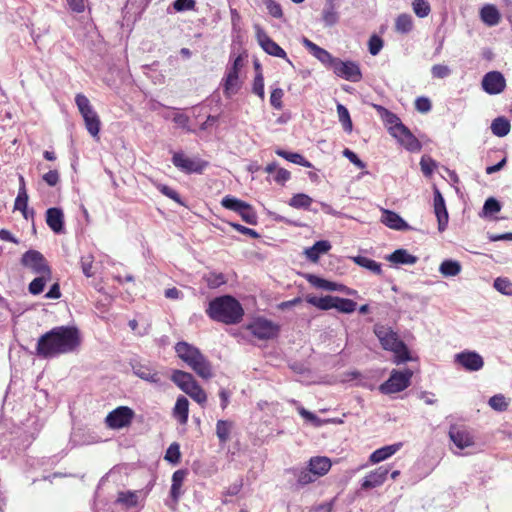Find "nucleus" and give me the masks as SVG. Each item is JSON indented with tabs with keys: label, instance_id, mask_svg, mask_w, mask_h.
<instances>
[{
	"label": "nucleus",
	"instance_id": "f257e3e1",
	"mask_svg": "<svg viewBox=\"0 0 512 512\" xmlns=\"http://www.w3.org/2000/svg\"><path fill=\"white\" fill-rule=\"evenodd\" d=\"M82 343V336L75 326H57L43 334L37 341L36 355L55 358L64 354L75 353Z\"/></svg>",
	"mask_w": 512,
	"mask_h": 512
},
{
	"label": "nucleus",
	"instance_id": "f03ea898",
	"mask_svg": "<svg viewBox=\"0 0 512 512\" xmlns=\"http://www.w3.org/2000/svg\"><path fill=\"white\" fill-rule=\"evenodd\" d=\"M207 313L211 319L225 324H237L242 320L244 311L241 304L232 296L215 298L209 303Z\"/></svg>",
	"mask_w": 512,
	"mask_h": 512
},
{
	"label": "nucleus",
	"instance_id": "7ed1b4c3",
	"mask_svg": "<svg viewBox=\"0 0 512 512\" xmlns=\"http://www.w3.org/2000/svg\"><path fill=\"white\" fill-rule=\"evenodd\" d=\"M178 357L183 360L199 377L210 379L213 376L212 366L200 350L184 341L175 345Z\"/></svg>",
	"mask_w": 512,
	"mask_h": 512
},
{
	"label": "nucleus",
	"instance_id": "20e7f679",
	"mask_svg": "<svg viewBox=\"0 0 512 512\" xmlns=\"http://www.w3.org/2000/svg\"><path fill=\"white\" fill-rule=\"evenodd\" d=\"M374 332L382 347L385 350H390L394 353L395 363L401 364L411 360L407 346L404 344V342L398 339L397 334L392 331L391 328L382 325H376Z\"/></svg>",
	"mask_w": 512,
	"mask_h": 512
},
{
	"label": "nucleus",
	"instance_id": "39448f33",
	"mask_svg": "<svg viewBox=\"0 0 512 512\" xmlns=\"http://www.w3.org/2000/svg\"><path fill=\"white\" fill-rule=\"evenodd\" d=\"M171 380L197 403L202 405L206 402L207 395L192 374L182 370H174Z\"/></svg>",
	"mask_w": 512,
	"mask_h": 512
},
{
	"label": "nucleus",
	"instance_id": "423d86ee",
	"mask_svg": "<svg viewBox=\"0 0 512 512\" xmlns=\"http://www.w3.org/2000/svg\"><path fill=\"white\" fill-rule=\"evenodd\" d=\"M413 375L412 370H392L390 377L380 385L379 390L383 394H394L405 390L410 385Z\"/></svg>",
	"mask_w": 512,
	"mask_h": 512
},
{
	"label": "nucleus",
	"instance_id": "0eeeda50",
	"mask_svg": "<svg viewBox=\"0 0 512 512\" xmlns=\"http://www.w3.org/2000/svg\"><path fill=\"white\" fill-rule=\"evenodd\" d=\"M21 264L38 275L51 276V269L45 257L37 250H28L22 255Z\"/></svg>",
	"mask_w": 512,
	"mask_h": 512
},
{
	"label": "nucleus",
	"instance_id": "6e6552de",
	"mask_svg": "<svg viewBox=\"0 0 512 512\" xmlns=\"http://www.w3.org/2000/svg\"><path fill=\"white\" fill-rule=\"evenodd\" d=\"M172 163L186 174L202 173L207 166V162L199 158H189L183 152H175L172 157Z\"/></svg>",
	"mask_w": 512,
	"mask_h": 512
},
{
	"label": "nucleus",
	"instance_id": "1a4fd4ad",
	"mask_svg": "<svg viewBox=\"0 0 512 512\" xmlns=\"http://www.w3.org/2000/svg\"><path fill=\"white\" fill-rule=\"evenodd\" d=\"M248 330L258 339L268 340L277 336L279 326L270 320L257 318L248 325Z\"/></svg>",
	"mask_w": 512,
	"mask_h": 512
},
{
	"label": "nucleus",
	"instance_id": "9d476101",
	"mask_svg": "<svg viewBox=\"0 0 512 512\" xmlns=\"http://www.w3.org/2000/svg\"><path fill=\"white\" fill-rule=\"evenodd\" d=\"M254 29L259 45L267 54L285 59L288 63L291 64V61L288 59L286 52L267 35V33L260 27V25H254Z\"/></svg>",
	"mask_w": 512,
	"mask_h": 512
},
{
	"label": "nucleus",
	"instance_id": "9b49d317",
	"mask_svg": "<svg viewBox=\"0 0 512 512\" xmlns=\"http://www.w3.org/2000/svg\"><path fill=\"white\" fill-rule=\"evenodd\" d=\"M332 70L336 76L350 82H359L362 79L361 69L354 61H343L338 58Z\"/></svg>",
	"mask_w": 512,
	"mask_h": 512
},
{
	"label": "nucleus",
	"instance_id": "f8f14e48",
	"mask_svg": "<svg viewBox=\"0 0 512 512\" xmlns=\"http://www.w3.org/2000/svg\"><path fill=\"white\" fill-rule=\"evenodd\" d=\"M134 411L127 406H120L111 411L106 417V424L112 429L124 428L132 422Z\"/></svg>",
	"mask_w": 512,
	"mask_h": 512
},
{
	"label": "nucleus",
	"instance_id": "ddd939ff",
	"mask_svg": "<svg viewBox=\"0 0 512 512\" xmlns=\"http://www.w3.org/2000/svg\"><path fill=\"white\" fill-rule=\"evenodd\" d=\"M242 66H243V59L239 55L234 59L231 67H229L227 69L225 82H224V93L227 97H231L232 95L237 93V91L240 88L239 71L242 68Z\"/></svg>",
	"mask_w": 512,
	"mask_h": 512
},
{
	"label": "nucleus",
	"instance_id": "4468645a",
	"mask_svg": "<svg viewBox=\"0 0 512 512\" xmlns=\"http://www.w3.org/2000/svg\"><path fill=\"white\" fill-rule=\"evenodd\" d=\"M481 85L486 93L496 95L504 91L506 80L499 71H491L484 75Z\"/></svg>",
	"mask_w": 512,
	"mask_h": 512
},
{
	"label": "nucleus",
	"instance_id": "2eb2a0df",
	"mask_svg": "<svg viewBox=\"0 0 512 512\" xmlns=\"http://www.w3.org/2000/svg\"><path fill=\"white\" fill-rule=\"evenodd\" d=\"M454 362L467 371H478L484 366V360L481 355L473 351H464L456 354Z\"/></svg>",
	"mask_w": 512,
	"mask_h": 512
},
{
	"label": "nucleus",
	"instance_id": "dca6fc26",
	"mask_svg": "<svg viewBox=\"0 0 512 512\" xmlns=\"http://www.w3.org/2000/svg\"><path fill=\"white\" fill-rule=\"evenodd\" d=\"M392 136L397 138L398 141L409 151L415 152L421 149L419 140L404 124H399L397 127H394Z\"/></svg>",
	"mask_w": 512,
	"mask_h": 512
},
{
	"label": "nucleus",
	"instance_id": "f3484780",
	"mask_svg": "<svg viewBox=\"0 0 512 512\" xmlns=\"http://www.w3.org/2000/svg\"><path fill=\"white\" fill-rule=\"evenodd\" d=\"M433 191L434 213L438 221V229L440 232H443L446 229V225L448 223V212L446 209L445 199L436 185L433 186Z\"/></svg>",
	"mask_w": 512,
	"mask_h": 512
},
{
	"label": "nucleus",
	"instance_id": "a211bd4d",
	"mask_svg": "<svg viewBox=\"0 0 512 512\" xmlns=\"http://www.w3.org/2000/svg\"><path fill=\"white\" fill-rule=\"evenodd\" d=\"M302 43L323 65L333 69L338 58L334 57L330 52L321 48L307 38H303Z\"/></svg>",
	"mask_w": 512,
	"mask_h": 512
},
{
	"label": "nucleus",
	"instance_id": "6ab92c4d",
	"mask_svg": "<svg viewBox=\"0 0 512 512\" xmlns=\"http://www.w3.org/2000/svg\"><path fill=\"white\" fill-rule=\"evenodd\" d=\"M133 373L140 379L155 385H162V375L153 367L136 363L132 366Z\"/></svg>",
	"mask_w": 512,
	"mask_h": 512
},
{
	"label": "nucleus",
	"instance_id": "aec40b11",
	"mask_svg": "<svg viewBox=\"0 0 512 512\" xmlns=\"http://www.w3.org/2000/svg\"><path fill=\"white\" fill-rule=\"evenodd\" d=\"M389 473V469L385 466H380L374 471H371L363 480L361 488L368 490L381 486Z\"/></svg>",
	"mask_w": 512,
	"mask_h": 512
},
{
	"label": "nucleus",
	"instance_id": "412c9836",
	"mask_svg": "<svg viewBox=\"0 0 512 512\" xmlns=\"http://www.w3.org/2000/svg\"><path fill=\"white\" fill-rule=\"evenodd\" d=\"M46 223L57 234L64 232V214L60 208H49L46 211Z\"/></svg>",
	"mask_w": 512,
	"mask_h": 512
},
{
	"label": "nucleus",
	"instance_id": "4be33fe9",
	"mask_svg": "<svg viewBox=\"0 0 512 512\" xmlns=\"http://www.w3.org/2000/svg\"><path fill=\"white\" fill-rule=\"evenodd\" d=\"M381 222L394 230L402 231L409 228V225L397 213L387 209L382 210Z\"/></svg>",
	"mask_w": 512,
	"mask_h": 512
},
{
	"label": "nucleus",
	"instance_id": "5701e85b",
	"mask_svg": "<svg viewBox=\"0 0 512 512\" xmlns=\"http://www.w3.org/2000/svg\"><path fill=\"white\" fill-rule=\"evenodd\" d=\"M331 460L325 456L312 457L309 460L308 468L318 478L324 476L331 468Z\"/></svg>",
	"mask_w": 512,
	"mask_h": 512
},
{
	"label": "nucleus",
	"instance_id": "b1692460",
	"mask_svg": "<svg viewBox=\"0 0 512 512\" xmlns=\"http://www.w3.org/2000/svg\"><path fill=\"white\" fill-rule=\"evenodd\" d=\"M450 440L459 448L463 450L465 448L474 445V437L468 430H457L454 432L450 431Z\"/></svg>",
	"mask_w": 512,
	"mask_h": 512
},
{
	"label": "nucleus",
	"instance_id": "393cba45",
	"mask_svg": "<svg viewBox=\"0 0 512 512\" xmlns=\"http://www.w3.org/2000/svg\"><path fill=\"white\" fill-rule=\"evenodd\" d=\"M401 447H402L401 442L381 447V448L375 450L370 455L369 460L372 463L382 462V461L388 459L389 457H391L392 455H394L396 452H398L401 449Z\"/></svg>",
	"mask_w": 512,
	"mask_h": 512
},
{
	"label": "nucleus",
	"instance_id": "a878e982",
	"mask_svg": "<svg viewBox=\"0 0 512 512\" xmlns=\"http://www.w3.org/2000/svg\"><path fill=\"white\" fill-rule=\"evenodd\" d=\"M386 259L397 265H413L418 260L416 256L410 254L406 249H397L388 255Z\"/></svg>",
	"mask_w": 512,
	"mask_h": 512
},
{
	"label": "nucleus",
	"instance_id": "bb28decb",
	"mask_svg": "<svg viewBox=\"0 0 512 512\" xmlns=\"http://www.w3.org/2000/svg\"><path fill=\"white\" fill-rule=\"evenodd\" d=\"M330 249V242L326 240H320L317 241L312 247L306 249L305 254L310 261L317 262L320 255L328 252Z\"/></svg>",
	"mask_w": 512,
	"mask_h": 512
},
{
	"label": "nucleus",
	"instance_id": "cd10ccee",
	"mask_svg": "<svg viewBox=\"0 0 512 512\" xmlns=\"http://www.w3.org/2000/svg\"><path fill=\"white\" fill-rule=\"evenodd\" d=\"M481 20L488 26H495L500 22V13L494 5L487 4L480 11Z\"/></svg>",
	"mask_w": 512,
	"mask_h": 512
},
{
	"label": "nucleus",
	"instance_id": "c85d7f7f",
	"mask_svg": "<svg viewBox=\"0 0 512 512\" xmlns=\"http://www.w3.org/2000/svg\"><path fill=\"white\" fill-rule=\"evenodd\" d=\"M374 107L384 123L389 126L388 129L391 134H393L394 127H397L399 124H403L397 115L384 108L383 106L374 105Z\"/></svg>",
	"mask_w": 512,
	"mask_h": 512
},
{
	"label": "nucleus",
	"instance_id": "c756f323",
	"mask_svg": "<svg viewBox=\"0 0 512 512\" xmlns=\"http://www.w3.org/2000/svg\"><path fill=\"white\" fill-rule=\"evenodd\" d=\"M297 479V484L301 487L313 483L317 477L309 468H292L288 470Z\"/></svg>",
	"mask_w": 512,
	"mask_h": 512
},
{
	"label": "nucleus",
	"instance_id": "7c9ffc66",
	"mask_svg": "<svg viewBox=\"0 0 512 512\" xmlns=\"http://www.w3.org/2000/svg\"><path fill=\"white\" fill-rule=\"evenodd\" d=\"M234 428V423L229 420H218L216 423V435L221 444H226L230 439V434Z\"/></svg>",
	"mask_w": 512,
	"mask_h": 512
},
{
	"label": "nucleus",
	"instance_id": "2f4dec72",
	"mask_svg": "<svg viewBox=\"0 0 512 512\" xmlns=\"http://www.w3.org/2000/svg\"><path fill=\"white\" fill-rule=\"evenodd\" d=\"M334 299H335V296H331V295H326L323 297L308 295L306 297V301L309 304H311L321 310H329V309L334 308V306H335Z\"/></svg>",
	"mask_w": 512,
	"mask_h": 512
},
{
	"label": "nucleus",
	"instance_id": "473e14b6",
	"mask_svg": "<svg viewBox=\"0 0 512 512\" xmlns=\"http://www.w3.org/2000/svg\"><path fill=\"white\" fill-rule=\"evenodd\" d=\"M186 475L187 472L185 470H177L173 473L170 494L175 501H177L181 495V486Z\"/></svg>",
	"mask_w": 512,
	"mask_h": 512
},
{
	"label": "nucleus",
	"instance_id": "72a5a7b5",
	"mask_svg": "<svg viewBox=\"0 0 512 512\" xmlns=\"http://www.w3.org/2000/svg\"><path fill=\"white\" fill-rule=\"evenodd\" d=\"M351 259L360 267H363L376 275H381L382 273L381 264L370 258L358 255L351 257Z\"/></svg>",
	"mask_w": 512,
	"mask_h": 512
},
{
	"label": "nucleus",
	"instance_id": "f704fd0d",
	"mask_svg": "<svg viewBox=\"0 0 512 512\" xmlns=\"http://www.w3.org/2000/svg\"><path fill=\"white\" fill-rule=\"evenodd\" d=\"M334 0H326V5L322 12V19L326 26H334L338 20L339 15L335 10V6L333 3Z\"/></svg>",
	"mask_w": 512,
	"mask_h": 512
},
{
	"label": "nucleus",
	"instance_id": "c9c22d12",
	"mask_svg": "<svg viewBox=\"0 0 512 512\" xmlns=\"http://www.w3.org/2000/svg\"><path fill=\"white\" fill-rule=\"evenodd\" d=\"M82 117L84 118L85 126L88 132L93 137L98 136L100 131V119L97 113L93 110L91 113H87V115L83 114Z\"/></svg>",
	"mask_w": 512,
	"mask_h": 512
},
{
	"label": "nucleus",
	"instance_id": "e433bc0d",
	"mask_svg": "<svg viewBox=\"0 0 512 512\" xmlns=\"http://www.w3.org/2000/svg\"><path fill=\"white\" fill-rule=\"evenodd\" d=\"M308 281L315 287L321 288V289H324L327 291H339L340 292L341 286L343 285V284H338L335 282L325 280L323 278H320V277H317L314 275H309Z\"/></svg>",
	"mask_w": 512,
	"mask_h": 512
},
{
	"label": "nucleus",
	"instance_id": "4c0bfd02",
	"mask_svg": "<svg viewBox=\"0 0 512 512\" xmlns=\"http://www.w3.org/2000/svg\"><path fill=\"white\" fill-rule=\"evenodd\" d=\"M510 122L504 117H498L491 124L492 133L498 137H504L510 132Z\"/></svg>",
	"mask_w": 512,
	"mask_h": 512
},
{
	"label": "nucleus",
	"instance_id": "58836bf2",
	"mask_svg": "<svg viewBox=\"0 0 512 512\" xmlns=\"http://www.w3.org/2000/svg\"><path fill=\"white\" fill-rule=\"evenodd\" d=\"M189 402L186 397L180 396L177 398L174 413L179 417V421L184 424L188 420Z\"/></svg>",
	"mask_w": 512,
	"mask_h": 512
},
{
	"label": "nucleus",
	"instance_id": "ea45409f",
	"mask_svg": "<svg viewBox=\"0 0 512 512\" xmlns=\"http://www.w3.org/2000/svg\"><path fill=\"white\" fill-rule=\"evenodd\" d=\"M276 154L294 164L301 165L303 167H311V163L307 161L301 154L299 153H293V152H287L282 149H277Z\"/></svg>",
	"mask_w": 512,
	"mask_h": 512
},
{
	"label": "nucleus",
	"instance_id": "a19ab883",
	"mask_svg": "<svg viewBox=\"0 0 512 512\" xmlns=\"http://www.w3.org/2000/svg\"><path fill=\"white\" fill-rule=\"evenodd\" d=\"M313 199L304 193L295 194L290 200L289 205L296 209L309 210Z\"/></svg>",
	"mask_w": 512,
	"mask_h": 512
},
{
	"label": "nucleus",
	"instance_id": "79ce46f5",
	"mask_svg": "<svg viewBox=\"0 0 512 512\" xmlns=\"http://www.w3.org/2000/svg\"><path fill=\"white\" fill-rule=\"evenodd\" d=\"M221 204L224 208L239 214L241 210L246 208L247 203L233 196L227 195L222 199Z\"/></svg>",
	"mask_w": 512,
	"mask_h": 512
},
{
	"label": "nucleus",
	"instance_id": "37998d69",
	"mask_svg": "<svg viewBox=\"0 0 512 512\" xmlns=\"http://www.w3.org/2000/svg\"><path fill=\"white\" fill-rule=\"evenodd\" d=\"M334 303L335 309H337L341 313L347 314L354 312L357 306V303L355 301L347 298H340L337 296H335Z\"/></svg>",
	"mask_w": 512,
	"mask_h": 512
},
{
	"label": "nucleus",
	"instance_id": "c03bdc74",
	"mask_svg": "<svg viewBox=\"0 0 512 512\" xmlns=\"http://www.w3.org/2000/svg\"><path fill=\"white\" fill-rule=\"evenodd\" d=\"M28 194L26 192V188L19 187L18 195L15 199L14 208L22 212L23 216L28 218Z\"/></svg>",
	"mask_w": 512,
	"mask_h": 512
},
{
	"label": "nucleus",
	"instance_id": "a18cd8bd",
	"mask_svg": "<svg viewBox=\"0 0 512 512\" xmlns=\"http://www.w3.org/2000/svg\"><path fill=\"white\" fill-rule=\"evenodd\" d=\"M412 17L408 14H400L395 22V28L400 33H408L412 30Z\"/></svg>",
	"mask_w": 512,
	"mask_h": 512
},
{
	"label": "nucleus",
	"instance_id": "49530a36",
	"mask_svg": "<svg viewBox=\"0 0 512 512\" xmlns=\"http://www.w3.org/2000/svg\"><path fill=\"white\" fill-rule=\"evenodd\" d=\"M337 113H338L339 121L341 122L344 130L346 132L350 133L352 131L353 125H352V121H351L348 109L344 105L338 104L337 105Z\"/></svg>",
	"mask_w": 512,
	"mask_h": 512
},
{
	"label": "nucleus",
	"instance_id": "de8ad7c7",
	"mask_svg": "<svg viewBox=\"0 0 512 512\" xmlns=\"http://www.w3.org/2000/svg\"><path fill=\"white\" fill-rule=\"evenodd\" d=\"M51 279V276L40 275L31 281L29 284L28 290L33 295H38L43 292L45 284L48 280Z\"/></svg>",
	"mask_w": 512,
	"mask_h": 512
},
{
	"label": "nucleus",
	"instance_id": "09e8293b",
	"mask_svg": "<svg viewBox=\"0 0 512 512\" xmlns=\"http://www.w3.org/2000/svg\"><path fill=\"white\" fill-rule=\"evenodd\" d=\"M204 280L209 288H217L226 282L222 273L209 272L204 275Z\"/></svg>",
	"mask_w": 512,
	"mask_h": 512
},
{
	"label": "nucleus",
	"instance_id": "8fccbe9b",
	"mask_svg": "<svg viewBox=\"0 0 512 512\" xmlns=\"http://www.w3.org/2000/svg\"><path fill=\"white\" fill-rule=\"evenodd\" d=\"M412 7L414 13L420 18H424L430 13V5L426 0H412Z\"/></svg>",
	"mask_w": 512,
	"mask_h": 512
},
{
	"label": "nucleus",
	"instance_id": "3c124183",
	"mask_svg": "<svg viewBox=\"0 0 512 512\" xmlns=\"http://www.w3.org/2000/svg\"><path fill=\"white\" fill-rule=\"evenodd\" d=\"M494 288L504 295H512V282L507 278H496L494 281Z\"/></svg>",
	"mask_w": 512,
	"mask_h": 512
},
{
	"label": "nucleus",
	"instance_id": "603ef678",
	"mask_svg": "<svg viewBox=\"0 0 512 512\" xmlns=\"http://www.w3.org/2000/svg\"><path fill=\"white\" fill-rule=\"evenodd\" d=\"M117 502L124 504L127 507H134L138 503V495L135 492H120L117 497Z\"/></svg>",
	"mask_w": 512,
	"mask_h": 512
},
{
	"label": "nucleus",
	"instance_id": "864d4df0",
	"mask_svg": "<svg viewBox=\"0 0 512 512\" xmlns=\"http://www.w3.org/2000/svg\"><path fill=\"white\" fill-rule=\"evenodd\" d=\"M75 103L81 115L91 113L94 109L92 108L89 99L84 94H77L75 97Z\"/></svg>",
	"mask_w": 512,
	"mask_h": 512
},
{
	"label": "nucleus",
	"instance_id": "5fc2aeb1",
	"mask_svg": "<svg viewBox=\"0 0 512 512\" xmlns=\"http://www.w3.org/2000/svg\"><path fill=\"white\" fill-rule=\"evenodd\" d=\"M181 453H180V446L178 443L174 442L172 443L168 449L166 450L165 454V460L172 464H177L180 460Z\"/></svg>",
	"mask_w": 512,
	"mask_h": 512
},
{
	"label": "nucleus",
	"instance_id": "6e6d98bb",
	"mask_svg": "<svg viewBox=\"0 0 512 512\" xmlns=\"http://www.w3.org/2000/svg\"><path fill=\"white\" fill-rule=\"evenodd\" d=\"M501 210V204L493 197L488 198L483 206V215H493Z\"/></svg>",
	"mask_w": 512,
	"mask_h": 512
},
{
	"label": "nucleus",
	"instance_id": "4d7b16f0",
	"mask_svg": "<svg viewBox=\"0 0 512 512\" xmlns=\"http://www.w3.org/2000/svg\"><path fill=\"white\" fill-rule=\"evenodd\" d=\"M383 40L378 35L374 34L370 37L368 41V50L369 53L373 56H376L379 54L381 49L383 48Z\"/></svg>",
	"mask_w": 512,
	"mask_h": 512
},
{
	"label": "nucleus",
	"instance_id": "13d9d810",
	"mask_svg": "<svg viewBox=\"0 0 512 512\" xmlns=\"http://www.w3.org/2000/svg\"><path fill=\"white\" fill-rule=\"evenodd\" d=\"M239 215L241 216L242 220L250 225H256L257 224V215L252 208L250 204H246V208L241 210Z\"/></svg>",
	"mask_w": 512,
	"mask_h": 512
},
{
	"label": "nucleus",
	"instance_id": "bf43d9fd",
	"mask_svg": "<svg viewBox=\"0 0 512 512\" xmlns=\"http://www.w3.org/2000/svg\"><path fill=\"white\" fill-rule=\"evenodd\" d=\"M489 405L496 411H505L508 408V403L503 395H494L489 399Z\"/></svg>",
	"mask_w": 512,
	"mask_h": 512
},
{
	"label": "nucleus",
	"instance_id": "052dcab7",
	"mask_svg": "<svg viewBox=\"0 0 512 512\" xmlns=\"http://www.w3.org/2000/svg\"><path fill=\"white\" fill-rule=\"evenodd\" d=\"M157 189L165 196H167L168 198L174 200L175 202H177L178 204L180 205H184V203L182 202L179 194L174 190L172 189L171 187L167 186V185H164V184H158L157 185Z\"/></svg>",
	"mask_w": 512,
	"mask_h": 512
},
{
	"label": "nucleus",
	"instance_id": "680f3d73",
	"mask_svg": "<svg viewBox=\"0 0 512 512\" xmlns=\"http://www.w3.org/2000/svg\"><path fill=\"white\" fill-rule=\"evenodd\" d=\"M421 171L425 176H431L436 168V162L428 156H423L420 161Z\"/></svg>",
	"mask_w": 512,
	"mask_h": 512
},
{
	"label": "nucleus",
	"instance_id": "e2e57ef3",
	"mask_svg": "<svg viewBox=\"0 0 512 512\" xmlns=\"http://www.w3.org/2000/svg\"><path fill=\"white\" fill-rule=\"evenodd\" d=\"M81 269L86 277H92L94 275L92 255L83 256L81 258Z\"/></svg>",
	"mask_w": 512,
	"mask_h": 512
},
{
	"label": "nucleus",
	"instance_id": "0e129e2a",
	"mask_svg": "<svg viewBox=\"0 0 512 512\" xmlns=\"http://www.w3.org/2000/svg\"><path fill=\"white\" fill-rule=\"evenodd\" d=\"M284 95V92L281 88H275L272 90L270 95V103L275 109H281L282 108V97Z\"/></svg>",
	"mask_w": 512,
	"mask_h": 512
},
{
	"label": "nucleus",
	"instance_id": "69168bd1",
	"mask_svg": "<svg viewBox=\"0 0 512 512\" xmlns=\"http://www.w3.org/2000/svg\"><path fill=\"white\" fill-rule=\"evenodd\" d=\"M264 2L270 15H272L275 18H281L283 16L280 4H278L274 0H264Z\"/></svg>",
	"mask_w": 512,
	"mask_h": 512
},
{
	"label": "nucleus",
	"instance_id": "338daca9",
	"mask_svg": "<svg viewBox=\"0 0 512 512\" xmlns=\"http://www.w3.org/2000/svg\"><path fill=\"white\" fill-rule=\"evenodd\" d=\"M298 413L305 418L307 421L313 423L315 426L319 427L322 424V421L312 412L306 410L302 406L297 407Z\"/></svg>",
	"mask_w": 512,
	"mask_h": 512
},
{
	"label": "nucleus",
	"instance_id": "774afa93",
	"mask_svg": "<svg viewBox=\"0 0 512 512\" xmlns=\"http://www.w3.org/2000/svg\"><path fill=\"white\" fill-rule=\"evenodd\" d=\"M253 92L257 94L261 99H264V79L261 73L257 74L254 78Z\"/></svg>",
	"mask_w": 512,
	"mask_h": 512
}]
</instances>
